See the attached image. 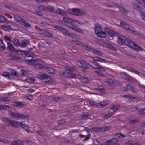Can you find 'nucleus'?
<instances>
[{"instance_id": "nucleus-1", "label": "nucleus", "mask_w": 145, "mask_h": 145, "mask_svg": "<svg viewBox=\"0 0 145 145\" xmlns=\"http://www.w3.org/2000/svg\"><path fill=\"white\" fill-rule=\"evenodd\" d=\"M63 20L64 22L68 23L66 25V26L67 27L80 33L82 34L84 32L83 30L72 24V23L74 22V21H75L74 19L67 17H64Z\"/></svg>"}, {"instance_id": "nucleus-2", "label": "nucleus", "mask_w": 145, "mask_h": 145, "mask_svg": "<svg viewBox=\"0 0 145 145\" xmlns=\"http://www.w3.org/2000/svg\"><path fill=\"white\" fill-rule=\"evenodd\" d=\"M68 12L70 14L78 16H81L86 14L85 12L81 9H67Z\"/></svg>"}, {"instance_id": "nucleus-3", "label": "nucleus", "mask_w": 145, "mask_h": 145, "mask_svg": "<svg viewBox=\"0 0 145 145\" xmlns=\"http://www.w3.org/2000/svg\"><path fill=\"white\" fill-rule=\"evenodd\" d=\"M95 33L99 37H105L107 36V34L105 32L102 31L101 27L98 24H96L95 26Z\"/></svg>"}, {"instance_id": "nucleus-4", "label": "nucleus", "mask_w": 145, "mask_h": 145, "mask_svg": "<svg viewBox=\"0 0 145 145\" xmlns=\"http://www.w3.org/2000/svg\"><path fill=\"white\" fill-rule=\"evenodd\" d=\"M26 63L29 65H35V68L37 69H44V67L45 66L43 65L42 64L39 63L38 60H35L31 59L26 60Z\"/></svg>"}, {"instance_id": "nucleus-5", "label": "nucleus", "mask_w": 145, "mask_h": 145, "mask_svg": "<svg viewBox=\"0 0 145 145\" xmlns=\"http://www.w3.org/2000/svg\"><path fill=\"white\" fill-rule=\"evenodd\" d=\"M118 42L119 44L121 45L125 44L128 46L131 40L123 35H118Z\"/></svg>"}, {"instance_id": "nucleus-6", "label": "nucleus", "mask_w": 145, "mask_h": 145, "mask_svg": "<svg viewBox=\"0 0 145 145\" xmlns=\"http://www.w3.org/2000/svg\"><path fill=\"white\" fill-rule=\"evenodd\" d=\"M15 20L21 25L24 26L26 27L29 28L31 27V25L28 23L26 22V20L24 19L21 18L19 16L14 15Z\"/></svg>"}, {"instance_id": "nucleus-7", "label": "nucleus", "mask_w": 145, "mask_h": 145, "mask_svg": "<svg viewBox=\"0 0 145 145\" xmlns=\"http://www.w3.org/2000/svg\"><path fill=\"white\" fill-rule=\"evenodd\" d=\"M120 26L123 28L124 29L127 31H130L133 34H136L137 31L133 30V27L130 25L127 24V23L123 22H121Z\"/></svg>"}, {"instance_id": "nucleus-8", "label": "nucleus", "mask_w": 145, "mask_h": 145, "mask_svg": "<svg viewBox=\"0 0 145 145\" xmlns=\"http://www.w3.org/2000/svg\"><path fill=\"white\" fill-rule=\"evenodd\" d=\"M3 121L8 126H11L12 127L17 126V123H15V121L12 120H10L8 118L4 117L3 118Z\"/></svg>"}, {"instance_id": "nucleus-9", "label": "nucleus", "mask_w": 145, "mask_h": 145, "mask_svg": "<svg viewBox=\"0 0 145 145\" xmlns=\"http://www.w3.org/2000/svg\"><path fill=\"white\" fill-rule=\"evenodd\" d=\"M10 115L15 118L25 119L28 118L29 117V116L27 115L17 114L13 112H12L11 113Z\"/></svg>"}, {"instance_id": "nucleus-10", "label": "nucleus", "mask_w": 145, "mask_h": 145, "mask_svg": "<svg viewBox=\"0 0 145 145\" xmlns=\"http://www.w3.org/2000/svg\"><path fill=\"white\" fill-rule=\"evenodd\" d=\"M128 46L137 52L139 51L140 50L142 51L143 50L141 47L138 46L131 41H130Z\"/></svg>"}, {"instance_id": "nucleus-11", "label": "nucleus", "mask_w": 145, "mask_h": 145, "mask_svg": "<svg viewBox=\"0 0 145 145\" xmlns=\"http://www.w3.org/2000/svg\"><path fill=\"white\" fill-rule=\"evenodd\" d=\"M54 27L58 31H61L63 33L68 35L69 36L71 37H72V35L71 34L68 32V31L66 30L65 29L57 25H55L54 26Z\"/></svg>"}, {"instance_id": "nucleus-12", "label": "nucleus", "mask_w": 145, "mask_h": 145, "mask_svg": "<svg viewBox=\"0 0 145 145\" xmlns=\"http://www.w3.org/2000/svg\"><path fill=\"white\" fill-rule=\"evenodd\" d=\"M118 142V139L117 138H113L106 141L105 143L106 145H119L117 143Z\"/></svg>"}, {"instance_id": "nucleus-13", "label": "nucleus", "mask_w": 145, "mask_h": 145, "mask_svg": "<svg viewBox=\"0 0 145 145\" xmlns=\"http://www.w3.org/2000/svg\"><path fill=\"white\" fill-rule=\"evenodd\" d=\"M76 64L80 67L86 69H88L89 68L87 63L83 61H78L76 62Z\"/></svg>"}, {"instance_id": "nucleus-14", "label": "nucleus", "mask_w": 145, "mask_h": 145, "mask_svg": "<svg viewBox=\"0 0 145 145\" xmlns=\"http://www.w3.org/2000/svg\"><path fill=\"white\" fill-rule=\"evenodd\" d=\"M55 13L63 16H66L67 15V13L63 10L61 9L58 8L56 9Z\"/></svg>"}, {"instance_id": "nucleus-15", "label": "nucleus", "mask_w": 145, "mask_h": 145, "mask_svg": "<svg viewBox=\"0 0 145 145\" xmlns=\"http://www.w3.org/2000/svg\"><path fill=\"white\" fill-rule=\"evenodd\" d=\"M129 89L133 92H136L138 91L137 89L134 87H133L129 85H127L124 91H126Z\"/></svg>"}, {"instance_id": "nucleus-16", "label": "nucleus", "mask_w": 145, "mask_h": 145, "mask_svg": "<svg viewBox=\"0 0 145 145\" xmlns=\"http://www.w3.org/2000/svg\"><path fill=\"white\" fill-rule=\"evenodd\" d=\"M37 78L41 80H45L46 78H48L49 80L51 79V77L49 76L42 73H40L37 76Z\"/></svg>"}, {"instance_id": "nucleus-17", "label": "nucleus", "mask_w": 145, "mask_h": 145, "mask_svg": "<svg viewBox=\"0 0 145 145\" xmlns=\"http://www.w3.org/2000/svg\"><path fill=\"white\" fill-rule=\"evenodd\" d=\"M44 67V69L46 70V71L47 72L52 74H55V70L53 69L46 66Z\"/></svg>"}, {"instance_id": "nucleus-18", "label": "nucleus", "mask_w": 145, "mask_h": 145, "mask_svg": "<svg viewBox=\"0 0 145 145\" xmlns=\"http://www.w3.org/2000/svg\"><path fill=\"white\" fill-rule=\"evenodd\" d=\"M13 104L14 106L19 107H24L26 105L24 103L22 102H14Z\"/></svg>"}, {"instance_id": "nucleus-19", "label": "nucleus", "mask_w": 145, "mask_h": 145, "mask_svg": "<svg viewBox=\"0 0 145 145\" xmlns=\"http://www.w3.org/2000/svg\"><path fill=\"white\" fill-rule=\"evenodd\" d=\"M90 104L91 105H96L99 108H103L104 106L106 105V104H102L101 103H96L95 104L93 101H91L90 103Z\"/></svg>"}, {"instance_id": "nucleus-20", "label": "nucleus", "mask_w": 145, "mask_h": 145, "mask_svg": "<svg viewBox=\"0 0 145 145\" xmlns=\"http://www.w3.org/2000/svg\"><path fill=\"white\" fill-rule=\"evenodd\" d=\"M7 50H11V51H12L14 52H15V51H16V50L13 46L12 44L9 42H7Z\"/></svg>"}, {"instance_id": "nucleus-21", "label": "nucleus", "mask_w": 145, "mask_h": 145, "mask_svg": "<svg viewBox=\"0 0 145 145\" xmlns=\"http://www.w3.org/2000/svg\"><path fill=\"white\" fill-rule=\"evenodd\" d=\"M105 82L109 85H113L115 83V81L112 79H107Z\"/></svg>"}, {"instance_id": "nucleus-22", "label": "nucleus", "mask_w": 145, "mask_h": 145, "mask_svg": "<svg viewBox=\"0 0 145 145\" xmlns=\"http://www.w3.org/2000/svg\"><path fill=\"white\" fill-rule=\"evenodd\" d=\"M118 8L120 11H121V12L122 15H126L127 14L128 11L122 7L121 6H119Z\"/></svg>"}, {"instance_id": "nucleus-23", "label": "nucleus", "mask_w": 145, "mask_h": 145, "mask_svg": "<svg viewBox=\"0 0 145 145\" xmlns=\"http://www.w3.org/2000/svg\"><path fill=\"white\" fill-rule=\"evenodd\" d=\"M82 116V119L86 120L90 118V115L89 114L83 113L81 115Z\"/></svg>"}, {"instance_id": "nucleus-24", "label": "nucleus", "mask_w": 145, "mask_h": 145, "mask_svg": "<svg viewBox=\"0 0 145 145\" xmlns=\"http://www.w3.org/2000/svg\"><path fill=\"white\" fill-rule=\"evenodd\" d=\"M11 145H24V144L19 140L14 141L11 142Z\"/></svg>"}, {"instance_id": "nucleus-25", "label": "nucleus", "mask_w": 145, "mask_h": 145, "mask_svg": "<svg viewBox=\"0 0 145 145\" xmlns=\"http://www.w3.org/2000/svg\"><path fill=\"white\" fill-rule=\"evenodd\" d=\"M99 132H103L105 131L109 130L110 129V127H99Z\"/></svg>"}, {"instance_id": "nucleus-26", "label": "nucleus", "mask_w": 145, "mask_h": 145, "mask_svg": "<svg viewBox=\"0 0 145 145\" xmlns=\"http://www.w3.org/2000/svg\"><path fill=\"white\" fill-rule=\"evenodd\" d=\"M133 6L134 8L137 10L139 12H140L142 11L141 8L136 3H133Z\"/></svg>"}, {"instance_id": "nucleus-27", "label": "nucleus", "mask_w": 145, "mask_h": 145, "mask_svg": "<svg viewBox=\"0 0 145 145\" xmlns=\"http://www.w3.org/2000/svg\"><path fill=\"white\" fill-rule=\"evenodd\" d=\"M43 35L46 37H52L53 35L48 31L45 30L44 31Z\"/></svg>"}, {"instance_id": "nucleus-28", "label": "nucleus", "mask_w": 145, "mask_h": 145, "mask_svg": "<svg viewBox=\"0 0 145 145\" xmlns=\"http://www.w3.org/2000/svg\"><path fill=\"white\" fill-rule=\"evenodd\" d=\"M10 100V98L9 97H2L0 98V101L1 102H6Z\"/></svg>"}, {"instance_id": "nucleus-29", "label": "nucleus", "mask_w": 145, "mask_h": 145, "mask_svg": "<svg viewBox=\"0 0 145 145\" xmlns=\"http://www.w3.org/2000/svg\"><path fill=\"white\" fill-rule=\"evenodd\" d=\"M46 8L47 9L55 13L56 9H55L54 7L50 6H48L46 7Z\"/></svg>"}, {"instance_id": "nucleus-30", "label": "nucleus", "mask_w": 145, "mask_h": 145, "mask_svg": "<svg viewBox=\"0 0 145 145\" xmlns=\"http://www.w3.org/2000/svg\"><path fill=\"white\" fill-rule=\"evenodd\" d=\"M108 34L110 36L112 37H113L114 36H116L117 35H118V34L114 31H113L112 30L110 29L109 32H108Z\"/></svg>"}, {"instance_id": "nucleus-31", "label": "nucleus", "mask_w": 145, "mask_h": 145, "mask_svg": "<svg viewBox=\"0 0 145 145\" xmlns=\"http://www.w3.org/2000/svg\"><path fill=\"white\" fill-rule=\"evenodd\" d=\"M119 106L114 105L113 106V107L110 109V110H113V112H112L113 114L116 111L119 109Z\"/></svg>"}, {"instance_id": "nucleus-32", "label": "nucleus", "mask_w": 145, "mask_h": 145, "mask_svg": "<svg viewBox=\"0 0 145 145\" xmlns=\"http://www.w3.org/2000/svg\"><path fill=\"white\" fill-rule=\"evenodd\" d=\"M80 80L81 81L84 82H89V79L86 77H82L80 78Z\"/></svg>"}, {"instance_id": "nucleus-33", "label": "nucleus", "mask_w": 145, "mask_h": 145, "mask_svg": "<svg viewBox=\"0 0 145 145\" xmlns=\"http://www.w3.org/2000/svg\"><path fill=\"white\" fill-rule=\"evenodd\" d=\"M13 43L16 46H19L20 45V44L18 39L15 38L13 41Z\"/></svg>"}, {"instance_id": "nucleus-34", "label": "nucleus", "mask_w": 145, "mask_h": 145, "mask_svg": "<svg viewBox=\"0 0 145 145\" xmlns=\"http://www.w3.org/2000/svg\"><path fill=\"white\" fill-rule=\"evenodd\" d=\"M9 60H16V57L15 56L12 55V54L11 53L9 54V55L8 56Z\"/></svg>"}, {"instance_id": "nucleus-35", "label": "nucleus", "mask_w": 145, "mask_h": 145, "mask_svg": "<svg viewBox=\"0 0 145 145\" xmlns=\"http://www.w3.org/2000/svg\"><path fill=\"white\" fill-rule=\"evenodd\" d=\"M64 69L67 71L71 72H73L75 71L73 67H70L68 66H66L64 67Z\"/></svg>"}, {"instance_id": "nucleus-36", "label": "nucleus", "mask_w": 145, "mask_h": 145, "mask_svg": "<svg viewBox=\"0 0 145 145\" xmlns=\"http://www.w3.org/2000/svg\"><path fill=\"white\" fill-rule=\"evenodd\" d=\"M17 123V126H14V127H18L19 126H20L22 128L24 129L25 126L26 125L25 124H22L21 123H19L16 121L15 123Z\"/></svg>"}, {"instance_id": "nucleus-37", "label": "nucleus", "mask_w": 145, "mask_h": 145, "mask_svg": "<svg viewBox=\"0 0 145 145\" xmlns=\"http://www.w3.org/2000/svg\"><path fill=\"white\" fill-rule=\"evenodd\" d=\"M0 22H6L7 21V19L3 16H1Z\"/></svg>"}, {"instance_id": "nucleus-38", "label": "nucleus", "mask_w": 145, "mask_h": 145, "mask_svg": "<svg viewBox=\"0 0 145 145\" xmlns=\"http://www.w3.org/2000/svg\"><path fill=\"white\" fill-rule=\"evenodd\" d=\"M29 52L27 51H24L22 50V55H26L27 57H32V56L28 54Z\"/></svg>"}, {"instance_id": "nucleus-39", "label": "nucleus", "mask_w": 145, "mask_h": 145, "mask_svg": "<svg viewBox=\"0 0 145 145\" xmlns=\"http://www.w3.org/2000/svg\"><path fill=\"white\" fill-rule=\"evenodd\" d=\"M68 75L69 76L68 77L71 78H76V74L74 73H68Z\"/></svg>"}, {"instance_id": "nucleus-40", "label": "nucleus", "mask_w": 145, "mask_h": 145, "mask_svg": "<svg viewBox=\"0 0 145 145\" xmlns=\"http://www.w3.org/2000/svg\"><path fill=\"white\" fill-rule=\"evenodd\" d=\"M137 113L139 115H141L144 113H145V108L142 109L141 110H139Z\"/></svg>"}, {"instance_id": "nucleus-41", "label": "nucleus", "mask_w": 145, "mask_h": 145, "mask_svg": "<svg viewBox=\"0 0 145 145\" xmlns=\"http://www.w3.org/2000/svg\"><path fill=\"white\" fill-rule=\"evenodd\" d=\"M26 81L29 83H32L35 81V79H33L32 78H28L25 79Z\"/></svg>"}, {"instance_id": "nucleus-42", "label": "nucleus", "mask_w": 145, "mask_h": 145, "mask_svg": "<svg viewBox=\"0 0 145 145\" xmlns=\"http://www.w3.org/2000/svg\"><path fill=\"white\" fill-rule=\"evenodd\" d=\"M122 78L125 79H128L129 78V76L128 74L125 72H123L122 74Z\"/></svg>"}, {"instance_id": "nucleus-43", "label": "nucleus", "mask_w": 145, "mask_h": 145, "mask_svg": "<svg viewBox=\"0 0 145 145\" xmlns=\"http://www.w3.org/2000/svg\"><path fill=\"white\" fill-rule=\"evenodd\" d=\"M67 73L63 72H61L60 73V75L62 77L66 78L67 77Z\"/></svg>"}, {"instance_id": "nucleus-44", "label": "nucleus", "mask_w": 145, "mask_h": 145, "mask_svg": "<svg viewBox=\"0 0 145 145\" xmlns=\"http://www.w3.org/2000/svg\"><path fill=\"white\" fill-rule=\"evenodd\" d=\"M27 43L24 41H22L21 42L20 45L22 47H25L27 46Z\"/></svg>"}, {"instance_id": "nucleus-45", "label": "nucleus", "mask_w": 145, "mask_h": 145, "mask_svg": "<svg viewBox=\"0 0 145 145\" xmlns=\"http://www.w3.org/2000/svg\"><path fill=\"white\" fill-rule=\"evenodd\" d=\"M92 50L93 51V52L95 54H97L99 55H102V53L101 52H100L99 51L97 50H95L94 49H93Z\"/></svg>"}, {"instance_id": "nucleus-46", "label": "nucleus", "mask_w": 145, "mask_h": 145, "mask_svg": "<svg viewBox=\"0 0 145 145\" xmlns=\"http://www.w3.org/2000/svg\"><path fill=\"white\" fill-rule=\"evenodd\" d=\"M83 48L88 51H90L91 49V48L88 46L84 44Z\"/></svg>"}, {"instance_id": "nucleus-47", "label": "nucleus", "mask_w": 145, "mask_h": 145, "mask_svg": "<svg viewBox=\"0 0 145 145\" xmlns=\"http://www.w3.org/2000/svg\"><path fill=\"white\" fill-rule=\"evenodd\" d=\"M97 63L95 62H94L92 61H89V65L91 66L92 67H94L97 64Z\"/></svg>"}, {"instance_id": "nucleus-48", "label": "nucleus", "mask_w": 145, "mask_h": 145, "mask_svg": "<svg viewBox=\"0 0 145 145\" xmlns=\"http://www.w3.org/2000/svg\"><path fill=\"white\" fill-rule=\"evenodd\" d=\"M112 112L109 113L107 114H105L104 115V117L105 118H108L111 117L112 115Z\"/></svg>"}, {"instance_id": "nucleus-49", "label": "nucleus", "mask_w": 145, "mask_h": 145, "mask_svg": "<svg viewBox=\"0 0 145 145\" xmlns=\"http://www.w3.org/2000/svg\"><path fill=\"white\" fill-rule=\"evenodd\" d=\"M138 121H139L137 120V119H133L130 121H129V123L131 124H133L135 123L138 122Z\"/></svg>"}, {"instance_id": "nucleus-50", "label": "nucleus", "mask_w": 145, "mask_h": 145, "mask_svg": "<svg viewBox=\"0 0 145 145\" xmlns=\"http://www.w3.org/2000/svg\"><path fill=\"white\" fill-rule=\"evenodd\" d=\"M10 74L8 72H4L2 73V75L5 77H9Z\"/></svg>"}, {"instance_id": "nucleus-51", "label": "nucleus", "mask_w": 145, "mask_h": 145, "mask_svg": "<svg viewBox=\"0 0 145 145\" xmlns=\"http://www.w3.org/2000/svg\"><path fill=\"white\" fill-rule=\"evenodd\" d=\"M116 135L118 137L120 138H123L125 137V135L121 133H118Z\"/></svg>"}, {"instance_id": "nucleus-52", "label": "nucleus", "mask_w": 145, "mask_h": 145, "mask_svg": "<svg viewBox=\"0 0 145 145\" xmlns=\"http://www.w3.org/2000/svg\"><path fill=\"white\" fill-rule=\"evenodd\" d=\"M91 129H92L93 131L95 132H99V127H93L91 128Z\"/></svg>"}, {"instance_id": "nucleus-53", "label": "nucleus", "mask_w": 145, "mask_h": 145, "mask_svg": "<svg viewBox=\"0 0 145 145\" xmlns=\"http://www.w3.org/2000/svg\"><path fill=\"white\" fill-rule=\"evenodd\" d=\"M46 80H45L44 82V83H46L47 84H49L51 82V79L49 80L48 78H46Z\"/></svg>"}, {"instance_id": "nucleus-54", "label": "nucleus", "mask_w": 145, "mask_h": 145, "mask_svg": "<svg viewBox=\"0 0 145 145\" xmlns=\"http://www.w3.org/2000/svg\"><path fill=\"white\" fill-rule=\"evenodd\" d=\"M100 87H102V88H99V87H98L97 88H94L93 89H94V90H97L98 89V90H99V91H101V92L102 91H103V90H104V89L102 86H100Z\"/></svg>"}, {"instance_id": "nucleus-55", "label": "nucleus", "mask_w": 145, "mask_h": 145, "mask_svg": "<svg viewBox=\"0 0 145 145\" xmlns=\"http://www.w3.org/2000/svg\"><path fill=\"white\" fill-rule=\"evenodd\" d=\"M4 38L6 40L12 42L11 39L8 36H5L4 37Z\"/></svg>"}, {"instance_id": "nucleus-56", "label": "nucleus", "mask_w": 145, "mask_h": 145, "mask_svg": "<svg viewBox=\"0 0 145 145\" xmlns=\"http://www.w3.org/2000/svg\"><path fill=\"white\" fill-rule=\"evenodd\" d=\"M90 136L91 135L90 134H88L87 137L83 140V141H86L88 140L89 139H90Z\"/></svg>"}, {"instance_id": "nucleus-57", "label": "nucleus", "mask_w": 145, "mask_h": 145, "mask_svg": "<svg viewBox=\"0 0 145 145\" xmlns=\"http://www.w3.org/2000/svg\"><path fill=\"white\" fill-rule=\"evenodd\" d=\"M10 107L9 105H4L3 109H5L7 110H9L10 109Z\"/></svg>"}, {"instance_id": "nucleus-58", "label": "nucleus", "mask_w": 145, "mask_h": 145, "mask_svg": "<svg viewBox=\"0 0 145 145\" xmlns=\"http://www.w3.org/2000/svg\"><path fill=\"white\" fill-rule=\"evenodd\" d=\"M58 123L59 125L63 124L65 123V120L63 119L61 120L58 122Z\"/></svg>"}, {"instance_id": "nucleus-59", "label": "nucleus", "mask_w": 145, "mask_h": 145, "mask_svg": "<svg viewBox=\"0 0 145 145\" xmlns=\"http://www.w3.org/2000/svg\"><path fill=\"white\" fill-rule=\"evenodd\" d=\"M89 57L94 59V60L95 61H98L99 57H93L91 56H89Z\"/></svg>"}, {"instance_id": "nucleus-60", "label": "nucleus", "mask_w": 145, "mask_h": 145, "mask_svg": "<svg viewBox=\"0 0 145 145\" xmlns=\"http://www.w3.org/2000/svg\"><path fill=\"white\" fill-rule=\"evenodd\" d=\"M11 73L12 74L16 76H17V75H18V73L14 70L12 71Z\"/></svg>"}, {"instance_id": "nucleus-61", "label": "nucleus", "mask_w": 145, "mask_h": 145, "mask_svg": "<svg viewBox=\"0 0 145 145\" xmlns=\"http://www.w3.org/2000/svg\"><path fill=\"white\" fill-rule=\"evenodd\" d=\"M93 143L95 145H98L99 144V143L97 139H95L94 140Z\"/></svg>"}, {"instance_id": "nucleus-62", "label": "nucleus", "mask_w": 145, "mask_h": 145, "mask_svg": "<svg viewBox=\"0 0 145 145\" xmlns=\"http://www.w3.org/2000/svg\"><path fill=\"white\" fill-rule=\"evenodd\" d=\"M24 129L27 132H29V129L28 126V125H26L25 126Z\"/></svg>"}, {"instance_id": "nucleus-63", "label": "nucleus", "mask_w": 145, "mask_h": 145, "mask_svg": "<svg viewBox=\"0 0 145 145\" xmlns=\"http://www.w3.org/2000/svg\"><path fill=\"white\" fill-rule=\"evenodd\" d=\"M141 15L142 19L145 21V13L144 12L142 13Z\"/></svg>"}, {"instance_id": "nucleus-64", "label": "nucleus", "mask_w": 145, "mask_h": 145, "mask_svg": "<svg viewBox=\"0 0 145 145\" xmlns=\"http://www.w3.org/2000/svg\"><path fill=\"white\" fill-rule=\"evenodd\" d=\"M53 100L56 101H58L60 100V98L59 97H54L53 98Z\"/></svg>"}]
</instances>
